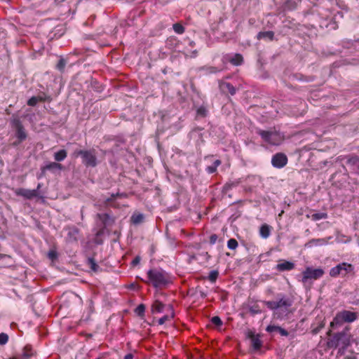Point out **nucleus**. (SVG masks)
Wrapping results in <instances>:
<instances>
[{"label": "nucleus", "instance_id": "40", "mask_svg": "<svg viewBox=\"0 0 359 359\" xmlns=\"http://www.w3.org/2000/svg\"><path fill=\"white\" fill-rule=\"evenodd\" d=\"M133 355L131 353H128V354L126 355L124 357V359H133Z\"/></svg>", "mask_w": 359, "mask_h": 359}, {"label": "nucleus", "instance_id": "39", "mask_svg": "<svg viewBox=\"0 0 359 359\" xmlns=\"http://www.w3.org/2000/svg\"><path fill=\"white\" fill-rule=\"evenodd\" d=\"M140 258L139 257H136L132 262V264L133 266H136L140 263Z\"/></svg>", "mask_w": 359, "mask_h": 359}, {"label": "nucleus", "instance_id": "26", "mask_svg": "<svg viewBox=\"0 0 359 359\" xmlns=\"http://www.w3.org/2000/svg\"><path fill=\"white\" fill-rule=\"evenodd\" d=\"M238 245V241L235 238H231L227 242V246L229 249L235 250Z\"/></svg>", "mask_w": 359, "mask_h": 359}, {"label": "nucleus", "instance_id": "6", "mask_svg": "<svg viewBox=\"0 0 359 359\" xmlns=\"http://www.w3.org/2000/svg\"><path fill=\"white\" fill-rule=\"evenodd\" d=\"M78 154L82 156L83 161L86 166L95 167L96 165V156L94 150H81Z\"/></svg>", "mask_w": 359, "mask_h": 359}, {"label": "nucleus", "instance_id": "36", "mask_svg": "<svg viewBox=\"0 0 359 359\" xmlns=\"http://www.w3.org/2000/svg\"><path fill=\"white\" fill-rule=\"evenodd\" d=\"M278 329H279L278 326L269 325L266 327V331L269 332H275V331L278 332Z\"/></svg>", "mask_w": 359, "mask_h": 359}, {"label": "nucleus", "instance_id": "34", "mask_svg": "<svg viewBox=\"0 0 359 359\" xmlns=\"http://www.w3.org/2000/svg\"><path fill=\"white\" fill-rule=\"evenodd\" d=\"M211 321L215 325L219 326V325H221L222 324V322L220 318L218 317V316L212 317Z\"/></svg>", "mask_w": 359, "mask_h": 359}, {"label": "nucleus", "instance_id": "29", "mask_svg": "<svg viewBox=\"0 0 359 359\" xmlns=\"http://www.w3.org/2000/svg\"><path fill=\"white\" fill-rule=\"evenodd\" d=\"M265 305L270 309H276L278 308V304L276 301H269L265 302Z\"/></svg>", "mask_w": 359, "mask_h": 359}, {"label": "nucleus", "instance_id": "35", "mask_svg": "<svg viewBox=\"0 0 359 359\" xmlns=\"http://www.w3.org/2000/svg\"><path fill=\"white\" fill-rule=\"evenodd\" d=\"M217 276H218V273L216 272V271H212L210 273L209 275V279L210 280H211L212 282H214L215 281V280L217 279Z\"/></svg>", "mask_w": 359, "mask_h": 359}, {"label": "nucleus", "instance_id": "24", "mask_svg": "<svg viewBox=\"0 0 359 359\" xmlns=\"http://www.w3.org/2000/svg\"><path fill=\"white\" fill-rule=\"evenodd\" d=\"M277 304H278V308L280 307H288L291 306V302L286 299H280L279 301H277Z\"/></svg>", "mask_w": 359, "mask_h": 359}, {"label": "nucleus", "instance_id": "11", "mask_svg": "<svg viewBox=\"0 0 359 359\" xmlns=\"http://www.w3.org/2000/svg\"><path fill=\"white\" fill-rule=\"evenodd\" d=\"M248 337L251 339L252 345L255 350H259L262 346V341L259 335H256L252 332H248Z\"/></svg>", "mask_w": 359, "mask_h": 359}, {"label": "nucleus", "instance_id": "4", "mask_svg": "<svg viewBox=\"0 0 359 359\" xmlns=\"http://www.w3.org/2000/svg\"><path fill=\"white\" fill-rule=\"evenodd\" d=\"M324 270L320 268L314 269L313 267H306L305 270L302 273V282L305 283L309 280H316L319 279L324 275Z\"/></svg>", "mask_w": 359, "mask_h": 359}, {"label": "nucleus", "instance_id": "14", "mask_svg": "<svg viewBox=\"0 0 359 359\" xmlns=\"http://www.w3.org/2000/svg\"><path fill=\"white\" fill-rule=\"evenodd\" d=\"M164 306L165 305L162 302L156 300L151 306V312L153 313H161L163 310Z\"/></svg>", "mask_w": 359, "mask_h": 359}, {"label": "nucleus", "instance_id": "18", "mask_svg": "<svg viewBox=\"0 0 359 359\" xmlns=\"http://www.w3.org/2000/svg\"><path fill=\"white\" fill-rule=\"evenodd\" d=\"M308 218L310 217L309 215H306ZM327 217V214L325 212H320V213H314L311 216V219L313 221H318L322 219H326Z\"/></svg>", "mask_w": 359, "mask_h": 359}, {"label": "nucleus", "instance_id": "15", "mask_svg": "<svg viewBox=\"0 0 359 359\" xmlns=\"http://www.w3.org/2000/svg\"><path fill=\"white\" fill-rule=\"evenodd\" d=\"M229 62L233 65L238 66L242 65L243 57L241 54L236 53L229 60Z\"/></svg>", "mask_w": 359, "mask_h": 359}, {"label": "nucleus", "instance_id": "27", "mask_svg": "<svg viewBox=\"0 0 359 359\" xmlns=\"http://www.w3.org/2000/svg\"><path fill=\"white\" fill-rule=\"evenodd\" d=\"M173 29L177 34H181L184 32V27L180 23L174 24Z\"/></svg>", "mask_w": 359, "mask_h": 359}, {"label": "nucleus", "instance_id": "32", "mask_svg": "<svg viewBox=\"0 0 359 359\" xmlns=\"http://www.w3.org/2000/svg\"><path fill=\"white\" fill-rule=\"evenodd\" d=\"M48 257L50 259H51L52 261H54L55 259H57V253L56 252V250H50L48 253Z\"/></svg>", "mask_w": 359, "mask_h": 359}, {"label": "nucleus", "instance_id": "17", "mask_svg": "<svg viewBox=\"0 0 359 359\" xmlns=\"http://www.w3.org/2000/svg\"><path fill=\"white\" fill-rule=\"evenodd\" d=\"M327 243V240L325 238H318V239H312L309 243L308 245L310 246L312 245H326Z\"/></svg>", "mask_w": 359, "mask_h": 359}, {"label": "nucleus", "instance_id": "8", "mask_svg": "<svg viewBox=\"0 0 359 359\" xmlns=\"http://www.w3.org/2000/svg\"><path fill=\"white\" fill-rule=\"evenodd\" d=\"M35 355L36 352L33 350L32 346L27 344L23 348L22 352L20 355H13L8 359H30V358Z\"/></svg>", "mask_w": 359, "mask_h": 359}, {"label": "nucleus", "instance_id": "30", "mask_svg": "<svg viewBox=\"0 0 359 359\" xmlns=\"http://www.w3.org/2000/svg\"><path fill=\"white\" fill-rule=\"evenodd\" d=\"M41 100H42V99L39 98L37 97H32L28 100L27 104L29 106H34L38 103L39 101H41Z\"/></svg>", "mask_w": 359, "mask_h": 359}, {"label": "nucleus", "instance_id": "38", "mask_svg": "<svg viewBox=\"0 0 359 359\" xmlns=\"http://www.w3.org/2000/svg\"><path fill=\"white\" fill-rule=\"evenodd\" d=\"M278 332L282 335V336H287L288 335V332L283 329L282 327H279V329L278 330Z\"/></svg>", "mask_w": 359, "mask_h": 359}, {"label": "nucleus", "instance_id": "25", "mask_svg": "<svg viewBox=\"0 0 359 359\" xmlns=\"http://www.w3.org/2000/svg\"><path fill=\"white\" fill-rule=\"evenodd\" d=\"M145 311V306L142 304H140L135 310V313L139 316H144Z\"/></svg>", "mask_w": 359, "mask_h": 359}, {"label": "nucleus", "instance_id": "23", "mask_svg": "<svg viewBox=\"0 0 359 359\" xmlns=\"http://www.w3.org/2000/svg\"><path fill=\"white\" fill-rule=\"evenodd\" d=\"M143 220V215L142 214H133L131 217V222L133 224H138Z\"/></svg>", "mask_w": 359, "mask_h": 359}, {"label": "nucleus", "instance_id": "9", "mask_svg": "<svg viewBox=\"0 0 359 359\" xmlns=\"http://www.w3.org/2000/svg\"><path fill=\"white\" fill-rule=\"evenodd\" d=\"M13 126L15 129L16 137L18 139L22 142L25 140L27 137V134L24 130V128L19 120H14L13 122Z\"/></svg>", "mask_w": 359, "mask_h": 359}, {"label": "nucleus", "instance_id": "37", "mask_svg": "<svg viewBox=\"0 0 359 359\" xmlns=\"http://www.w3.org/2000/svg\"><path fill=\"white\" fill-rule=\"evenodd\" d=\"M218 236L216 234H212L210 236V243L211 244H215L217 241Z\"/></svg>", "mask_w": 359, "mask_h": 359}, {"label": "nucleus", "instance_id": "1", "mask_svg": "<svg viewBox=\"0 0 359 359\" xmlns=\"http://www.w3.org/2000/svg\"><path fill=\"white\" fill-rule=\"evenodd\" d=\"M147 283L154 287L163 288L172 283L171 276L161 269H151L147 272Z\"/></svg>", "mask_w": 359, "mask_h": 359}, {"label": "nucleus", "instance_id": "16", "mask_svg": "<svg viewBox=\"0 0 359 359\" xmlns=\"http://www.w3.org/2000/svg\"><path fill=\"white\" fill-rule=\"evenodd\" d=\"M173 318H174V312H173L172 309L170 308L169 313L165 315L164 316H163L162 318L158 319V325H163L165 322L172 320Z\"/></svg>", "mask_w": 359, "mask_h": 359}, {"label": "nucleus", "instance_id": "22", "mask_svg": "<svg viewBox=\"0 0 359 359\" xmlns=\"http://www.w3.org/2000/svg\"><path fill=\"white\" fill-rule=\"evenodd\" d=\"M221 164V161L220 160H216L213 165H211V166H208L207 168V170L209 173H214L215 172H216L217 170V167Z\"/></svg>", "mask_w": 359, "mask_h": 359}, {"label": "nucleus", "instance_id": "5", "mask_svg": "<svg viewBox=\"0 0 359 359\" xmlns=\"http://www.w3.org/2000/svg\"><path fill=\"white\" fill-rule=\"evenodd\" d=\"M353 267L351 264L343 262L333 267L330 271V276L332 277H337L339 275L345 276L348 273L352 272Z\"/></svg>", "mask_w": 359, "mask_h": 359}, {"label": "nucleus", "instance_id": "28", "mask_svg": "<svg viewBox=\"0 0 359 359\" xmlns=\"http://www.w3.org/2000/svg\"><path fill=\"white\" fill-rule=\"evenodd\" d=\"M198 117H205L207 115V110L204 107H200L196 111Z\"/></svg>", "mask_w": 359, "mask_h": 359}, {"label": "nucleus", "instance_id": "10", "mask_svg": "<svg viewBox=\"0 0 359 359\" xmlns=\"http://www.w3.org/2000/svg\"><path fill=\"white\" fill-rule=\"evenodd\" d=\"M15 194L18 196H22L27 199H32L37 196L38 193L36 190H29L25 189H18L15 191Z\"/></svg>", "mask_w": 359, "mask_h": 359}, {"label": "nucleus", "instance_id": "19", "mask_svg": "<svg viewBox=\"0 0 359 359\" xmlns=\"http://www.w3.org/2000/svg\"><path fill=\"white\" fill-rule=\"evenodd\" d=\"M67 157V151L64 149L60 150L54 155L55 160L62 161Z\"/></svg>", "mask_w": 359, "mask_h": 359}, {"label": "nucleus", "instance_id": "7", "mask_svg": "<svg viewBox=\"0 0 359 359\" xmlns=\"http://www.w3.org/2000/svg\"><path fill=\"white\" fill-rule=\"evenodd\" d=\"M287 157L283 153H277L273 156L271 163L273 167L277 168H282L287 163Z\"/></svg>", "mask_w": 359, "mask_h": 359}, {"label": "nucleus", "instance_id": "20", "mask_svg": "<svg viewBox=\"0 0 359 359\" xmlns=\"http://www.w3.org/2000/svg\"><path fill=\"white\" fill-rule=\"evenodd\" d=\"M274 34L271 31L261 32L258 34V39L268 38L270 40H273Z\"/></svg>", "mask_w": 359, "mask_h": 359}, {"label": "nucleus", "instance_id": "33", "mask_svg": "<svg viewBox=\"0 0 359 359\" xmlns=\"http://www.w3.org/2000/svg\"><path fill=\"white\" fill-rule=\"evenodd\" d=\"M46 169H53V168H62V166L60 163H50V164L47 165L46 167Z\"/></svg>", "mask_w": 359, "mask_h": 359}, {"label": "nucleus", "instance_id": "2", "mask_svg": "<svg viewBox=\"0 0 359 359\" xmlns=\"http://www.w3.org/2000/svg\"><path fill=\"white\" fill-rule=\"evenodd\" d=\"M258 134L264 142L271 145H279L284 140V136L275 130H259Z\"/></svg>", "mask_w": 359, "mask_h": 359}, {"label": "nucleus", "instance_id": "13", "mask_svg": "<svg viewBox=\"0 0 359 359\" xmlns=\"http://www.w3.org/2000/svg\"><path fill=\"white\" fill-rule=\"evenodd\" d=\"M271 231V226L266 224H264L260 226L259 234L263 238H267Z\"/></svg>", "mask_w": 359, "mask_h": 359}, {"label": "nucleus", "instance_id": "21", "mask_svg": "<svg viewBox=\"0 0 359 359\" xmlns=\"http://www.w3.org/2000/svg\"><path fill=\"white\" fill-rule=\"evenodd\" d=\"M221 87L223 90H227L231 95H233L236 93L235 88L229 83H224Z\"/></svg>", "mask_w": 359, "mask_h": 359}, {"label": "nucleus", "instance_id": "31", "mask_svg": "<svg viewBox=\"0 0 359 359\" xmlns=\"http://www.w3.org/2000/svg\"><path fill=\"white\" fill-rule=\"evenodd\" d=\"M8 341V336L5 333L0 334V345L6 344Z\"/></svg>", "mask_w": 359, "mask_h": 359}, {"label": "nucleus", "instance_id": "12", "mask_svg": "<svg viewBox=\"0 0 359 359\" xmlns=\"http://www.w3.org/2000/svg\"><path fill=\"white\" fill-rule=\"evenodd\" d=\"M294 268V264L288 261L283 260L278 263L276 266V269L279 271H290Z\"/></svg>", "mask_w": 359, "mask_h": 359}, {"label": "nucleus", "instance_id": "3", "mask_svg": "<svg viewBox=\"0 0 359 359\" xmlns=\"http://www.w3.org/2000/svg\"><path fill=\"white\" fill-rule=\"evenodd\" d=\"M357 313L350 311H342L337 313L333 320L330 323V326L334 327L335 325H341L344 323H351L356 320Z\"/></svg>", "mask_w": 359, "mask_h": 359}]
</instances>
